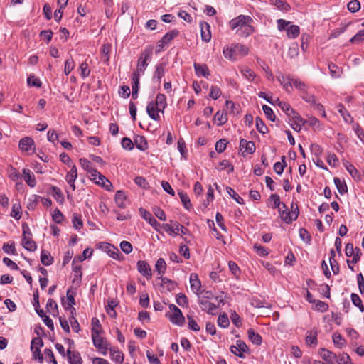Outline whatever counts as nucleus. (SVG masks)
Listing matches in <instances>:
<instances>
[{"label": "nucleus", "instance_id": "60", "mask_svg": "<svg viewBox=\"0 0 364 364\" xmlns=\"http://www.w3.org/2000/svg\"><path fill=\"white\" fill-rule=\"evenodd\" d=\"M227 193L231 196L237 203L244 204V200L240 197L236 191L231 187L226 188Z\"/></svg>", "mask_w": 364, "mask_h": 364}, {"label": "nucleus", "instance_id": "9", "mask_svg": "<svg viewBox=\"0 0 364 364\" xmlns=\"http://www.w3.org/2000/svg\"><path fill=\"white\" fill-rule=\"evenodd\" d=\"M43 343L41 338L36 337L31 341V350L33 353V356L37 359L39 363H42L43 357L41 351V348L43 346Z\"/></svg>", "mask_w": 364, "mask_h": 364}, {"label": "nucleus", "instance_id": "7", "mask_svg": "<svg viewBox=\"0 0 364 364\" xmlns=\"http://www.w3.org/2000/svg\"><path fill=\"white\" fill-rule=\"evenodd\" d=\"M162 228L171 236L178 235L180 232L183 235L188 232V230L177 221H175L173 225L168 223L162 224Z\"/></svg>", "mask_w": 364, "mask_h": 364}, {"label": "nucleus", "instance_id": "53", "mask_svg": "<svg viewBox=\"0 0 364 364\" xmlns=\"http://www.w3.org/2000/svg\"><path fill=\"white\" fill-rule=\"evenodd\" d=\"M336 360L338 364H353L349 355L346 353H339Z\"/></svg>", "mask_w": 364, "mask_h": 364}, {"label": "nucleus", "instance_id": "48", "mask_svg": "<svg viewBox=\"0 0 364 364\" xmlns=\"http://www.w3.org/2000/svg\"><path fill=\"white\" fill-rule=\"evenodd\" d=\"M11 216L16 220H19L21 218V206L19 203L13 204Z\"/></svg>", "mask_w": 364, "mask_h": 364}, {"label": "nucleus", "instance_id": "40", "mask_svg": "<svg viewBox=\"0 0 364 364\" xmlns=\"http://www.w3.org/2000/svg\"><path fill=\"white\" fill-rule=\"evenodd\" d=\"M41 262L43 265L48 266L53 264V257L48 251L43 250L41 254Z\"/></svg>", "mask_w": 364, "mask_h": 364}, {"label": "nucleus", "instance_id": "31", "mask_svg": "<svg viewBox=\"0 0 364 364\" xmlns=\"http://www.w3.org/2000/svg\"><path fill=\"white\" fill-rule=\"evenodd\" d=\"M190 284H191V289L194 292L198 294L200 289L201 284H200V281L199 280L198 277L196 274H191Z\"/></svg>", "mask_w": 364, "mask_h": 364}, {"label": "nucleus", "instance_id": "23", "mask_svg": "<svg viewBox=\"0 0 364 364\" xmlns=\"http://www.w3.org/2000/svg\"><path fill=\"white\" fill-rule=\"evenodd\" d=\"M319 355L326 363L333 361L337 358V355L335 353L324 348L320 349Z\"/></svg>", "mask_w": 364, "mask_h": 364}, {"label": "nucleus", "instance_id": "1", "mask_svg": "<svg viewBox=\"0 0 364 364\" xmlns=\"http://www.w3.org/2000/svg\"><path fill=\"white\" fill-rule=\"evenodd\" d=\"M253 19L250 16L240 14L229 21V27L235 30L236 34L242 38H247L252 34L255 29L252 25Z\"/></svg>", "mask_w": 364, "mask_h": 364}, {"label": "nucleus", "instance_id": "41", "mask_svg": "<svg viewBox=\"0 0 364 364\" xmlns=\"http://www.w3.org/2000/svg\"><path fill=\"white\" fill-rule=\"evenodd\" d=\"M289 86H294L296 89H298L301 93H306V90L307 89L306 85L304 82L300 81L298 79L291 78V82H289Z\"/></svg>", "mask_w": 364, "mask_h": 364}, {"label": "nucleus", "instance_id": "64", "mask_svg": "<svg viewBox=\"0 0 364 364\" xmlns=\"http://www.w3.org/2000/svg\"><path fill=\"white\" fill-rule=\"evenodd\" d=\"M351 43L359 44L364 41V29L359 31L350 40Z\"/></svg>", "mask_w": 364, "mask_h": 364}, {"label": "nucleus", "instance_id": "54", "mask_svg": "<svg viewBox=\"0 0 364 364\" xmlns=\"http://www.w3.org/2000/svg\"><path fill=\"white\" fill-rule=\"evenodd\" d=\"M270 206L272 208H279L283 203L280 201L279 196L277 194H272L269 197Z\"/></svg>", "mask_w": 364, "mask_h": 364}, {"label": "nucleus", "instance_id": "26", "mask_svg": "<svg viewBox=\"0 0 364 364\" xmlns=\"http://www.w3.org/2000/svg\"><path fill=\"white\" fill-rule=\"evenodd\" d=\"M317 336L318 331L316 328H312L310 331L307 332V335L306 336V343L307 345H314L317 344Z\"/></svg>", "mask_w": 364, "mask_h": 364}, {"label": "nucleus", "instance_id": "50", "mask_svg": "<svg viewBox=\"0 0 364 364\" xmlns=\"http://www.w3.org/2000/svg\"><path fill=\"white\" fill-rule=\"evenodd\" d=\"M328 69L331 75L335 78L339 77L342 73V69L333 63L328 64Z\"/></svg>", "mask_w": 364, "mask_h": 364}, {"label": "nucleus", "instance_id": "20", "mask_svg": "<svg viewBox=\"0 0 364 364\" xmlns=\"http://www.w3.org/2000/svg\"><path fill=\"white\" fill-rule=\"evenodd\" d=\"M23 247L30 251L34 252L37 249V245L34 240H32L31 236L22 237Z\"/></svg>", "mask_w": 364, "mask_h": 364}, {"label": "nucleus", "instance_id": "30", "mask_svg": "<svg viewBox=\"0 0 364 364\" xmlns=\"http://www.w3.org/2000/svg\"><path fill=\"white\" fill-rule=\"evenodd\" d=\"M223 55L225 56V58L231 60V61H236L237 59V55H236V53H235V48L233 46V44H232L231 46H227L226 48H225L223 49Z\"/></svg>", "mask_w": 364, "mask_h": 364}, {"label": "nucleus", "instance_id": "36", "mask_svg": "<svg viewBox=\"0 0 364 364\" xmlns=\"http://www.w3.org/2000/svg\"><path fill=\"white\" fill-rule=\"evenodd\" d=\"M333 344L339 349L343 348L346 346V340L338 333H334L332 336Z\"/></svg>", "mask_w": 364, "mask_h": 364}, {"label": "nucleus", "instance_id": "27", "mask_svg": "<svg viewBox=\"0 0 364 364\" xmlns=\"http://www.w3.org/2000/svg\"><path fill=\"white\" fill-rule=\"evenodd\" d=\"M155 269L158 274L157 278H161L166 271V264L163 258L157 259L155 264Z\"/></svg>", "mask_w": 364, "mask_h": 364}, {"label": "nucleus", "instance_id": "15", "mask_svg": "<svg viewBox=\"0 0 364 364\" xmlns=\"http://www.w3.org/2000/svg\"><path fill=\"white\" fill-rule=\"evenodd\" d=\"M19 148L23 151H29L35 149V143L32 138L26 136L21 139L19 141Z\"/></svg>", "mask_w": 364, "mask_h": 364}, {"label": "nucleus", "instance_id": "44", "mask_svg": "<svg viewBox=\"0 0 364 364\" xmlns=\"http://www.w3.org/2000/svg\"><path fill=\"white\" fill-rule=\"evenodd\" d=\"M52 193L54 198L56 200L58 203L60 204H63L65 201L64 196L61 191V190L56 186H52Z\"/></svg>", "mask_w": 364, "mask_h": 364}, {"label": "nucleus", "instance_id": "52", "mask_svg": "<svg viewBox=\"0 0 364 364\" xmlns=\"http://www.w3.org/2000/svg\"><path fill=\"white\" fill-rule=\"evenodd\" d=\"M46 309L50 314H53V316H55V314H58V304L53 299H49L48 300Z\"/></svg>", "mask_w": 364, "mask_h": 364}, {"label": "nucleus", "instance_id": "21", "mask_svg": "<svg viewBox=\"0 0 364 364\" xmlns=\"http://www.w3.org/2000/svg\"><path fill=\"white\" fill-rule=\"evenodd\" d=\"M200 28H201L202 40L205 43L209 42L211 39V33H210V25L206 22H203V23H200Z\"/></svg>", "mask_w": 364, "mask_h": 364}, {"label": "nucleus", "instance_id": "18", "mask_svg": "<svg viewBox=\"0 0 364 364\" xmlns=\"http://www.w3.org/2000/svg\"><path fill=\"white\" fill-rule=\"evenodd\" d=\"M115 203L120 208H124L127 204V196L123 191H117L115 197Z\"/></svg>", "mask_w": 364, "mask_h": 364}, {"label": "nucleus", "instance_id": "45", "mask_svg": "<svg viewBox=\"0 0 364 364\" xmlns=\"http://www.w3.org/2000/svg\"><path fill=\"white\" fill-rule=\"evenodd\" d=\"M334 183L338 191V192L343 195L348 191V188L346 183L341 181L339 178L335 177L333 178Z\"/></svg>", "mask_w": 364, "mask_h": 364}, {"label": "nucleus", "instance_id": "32", "mask_svg": "<svg viewBox=\"0 0 364 364\" xmlns=\"http://www.w3.org/2000/svg\"><path fill=\"white\" fill-rule=\"evenodd\" d=\"M240 71L242 76L250 82L254 81L256 77L255 72L248 67L241 66L240 67Z\"/></svg>", "mask_w": 364, "mask_h": 364}, {"label": "nucleus", "instance_id": "43", "mask_svg": "<svg viewBox=\"0 0 364 364\" xmlns=\"http://www.w3.org/2000/svg\"><path fill=\"white\" fill-rule=\"evenodd\" d=\"M40 198H41L40 196L32 195L28 199L27 208L30 210H34L40 201Z\"/></svg>", "mask_w": 364, "mask_h": 364}, {"label": "nucleus", "instance_id": "17", "mask_svg": "<svg viewBox=\"0 0 364 364\" xmlns=\"http://www.w3.org/2000/svg\"><path fill=\"white\" fill-rule=\"evenodd\" d=\"M193 67L196 75L198 77L203 76L204 77H208L210 75L208 68L205 64L201 65L198 63H194Z\"/></svg>", "mask_w": 364, "mask_h": 364}, {"label": "nucleus", "instance_id": "49", "mask_svg": "<svg viewBox=\"0 0 364 364\" xmlns=\"http://www.w3.org/2000/svg\"><path fill=\"white\" fill-rule=\"evenodd\" d=\"M235 50L236 55L245 56L248 54L249 49L247 46L242 44L236 43L233 44Z\"/></svg>", "mask_w": 364, "mask_h": 364}, {"label": "nucleus", "instance_id": "5", "mask_svg": "<svg viewBox=\"0 0 364 364\" xmlns=\"http://www.w3.org/2000/svg\"><path fill=\"white\" fill-rule=\"evenodd\" d=\"M101 333L102 332H99L97 330L91 331L92 339L95 347L97 348L102 355H106L109 343L105 338L101 336Z\"/></svg>", "mask_w": 364, "mask_h": 364}, {"label": "nucleus", "instance_id": "46", "mask_svg": "<svg viewBox=\"0 0 364 364\" xmlns=\"http://www.w3.org/2000/svg\"><path fill=\"white\" fill-rule=\"evenodd\" d=\"M179 34V31L176 29L171 30V31L166 33L163 37L162 40L167 45L169 44L171 41H173L175 38H176Z\"/></svg>", "mask_w": 364, "mask_h": 364}, {"label": "nucleus", "instance_id": "47", "mask_svg": "<svg viewBox=\"0 0 364 364\" xmlns=\"http://www.w3.org/2000/svg\"><path fill=\"white\" fill-rule=\"evenodd\" d=\"M281 159H282V162H276L274 164V167H273L274 168V171L278 175H281L283 173L284 168L287 166L286 156H282Z\"/></svg>", "mask_w": 364, "mask_h": 364}, {"label": "nucleus", "instance_id": "14", "mask_svg": "<svg viewBox=\"0 0 364 364\" xmlns=\"http://www.w3.org/2000/svg\"><path fill=\"white\" fill-rule=\"evenodd\" d=\"M166 63L164 62L158 63L155 65V70L153 75V80L156 82H160L161 78L165 74Z\"/></svg>", "mask_w": 364, "mask_h": 364}, {"label": "nucleus", "instance_id": "33", "mask_svg": "<svg viewBox=\"0 0 364 364\" xmlns=\"http://www.w3.org/2000/svg\"><path fill=\"white\" fill-rule=\"evenodd\" d=\"M213 120L218 126H222L228 121V116L225 111H218L213 117Z\"/></svg>", "mask_w": 364, "mask_h": 364}, {"label": "nucleus", "instance_id": "3", "mask_svg": "<svg viewBox=\"0 0 364 364\" xmlns=\"http://www.w3.org/2000/svg\"><path fill=\"white\" fill-rule=\"evenodd\" d=\"M277 23L278 30L279 31H286L287 36L289 38L294 39L299 36L300 28L297 25H291V21L278 19Z\"/></svg>", "mask_w": 364, "mask_h": 364}, {"label": "nucleus", "instance_id": "8", "mask_svg": "<svg viewBox=\"0 0 364 364\" xmlns=\"http://www.w3.org/2000/svg\"><path fill=\"white\" fill-rule=\"evenodd\" d=\"M230 350L235 355L245 358V353H249V347L242 340H237L235 345H232L230 347Z\"/></svg>", "mask_w": 364, "mask_h": 364}, {"label": "nucleus", "instance_id": "24", "mask_svg": "<svg viewBox=\"0 0 364 364\" xmlns=\"http://www.w3.org/2000/svg\"><path fill=\"white\" fill-rule=\"evenodd\" d=\"M275 102H277V105L289 117H291L293 114H295L296 112L291 107L289 104L280 101L278 98L275 100Z\"/></svg>", "mask_w": 364, "mask_h": 364}, {"label": "nucleus", "instance_id": "28", "mask_svg": "<svg viewBox=\"0 0 364 364\" xmlns=\"http://www.w3.org/2000/svg\"><path fill=\"white\" fill-rule=\"evenodd\" d=\"M110 358L117 364H122L124 361V355L122 351L116 348H110Z\"/></svg>", "mask_w": 364, "mask_h": 364}, {"label": "nucleus", "instance_id": "35", "mask_svg": "<svg viewBox=\"0 0 364 364\" xmlns=\"http://www.w3.org/2000/svg\"><path fill=\"white\" fill-rule=\"evenodd\" d=\"M153 54V48L152 46H148L145 48L138 59V60H141L144 62H149L151 59Z\"/></svg>", "mask_w": 364, "mask_h": 364}, {"label": "nucleus", "instance_id": "37", "mask_svg": "<svg viewBox=\"0 0 364 364\" xmlns=\"http://www.w3.org/2000/svg\"><path fill=\"white\" fill-rule=\"evenodd\" d=\"M349 174L355 180L360 179V175L357 168L351 164L346 161L343 164Z\"/></svg>", "mask_w": 364, "mask_h": 364}, {"label": "nucleus", "instance_id": "12", "mask_svg": "<svg viewBox=\"0 0 364 364\" xmlns=\"http://www.w3.org/2000/svg\"><path fill=\"white\" fill-rule=\"evenodd\" d=\"M139 210L142 218L147 221L156 231L159 232L160 228H162V225L158 223L151 213L143 208H140Z\"/></svg>", "mask_w": 364, "mask_h": 364}, {"label": "nucleus", "instance_id": "39", "mask_svg": "<svg viewBox=\"0 0 364 364\" xmlns=\"http://www.w3.org/2000/svg\"><path fill=\"white\" fill-rule=\"evenodd\" d=\"M199 304L203 306V309L206 310L210 314H214V311L217 309V306L207 300H200Z\"/></svg>", "mask_w": 364, "mask_h": 364}, {"label": "nucleus", "instance_id": "38", "mask_svg": "<svg viewBox=\"0 0 364 364\" xmlns=\"http://www.w3.org/2000/svg\"><path fill=\"white\" fill-rule=\"evenodd\" d=\"M134 144L139 150L145 151L148 149L147 141L143 136H137L134 139Z\"/></svg>", "mask_w": 364, "mask_h": 364}, {"label": "nucleus", "instance_id": "6", "mask_svg": "<svg viewBox=\"0 0 364 364\" xmlns=\"http://www.w3.org/2000/svg\"><path fill=\"white\" fill-rule=\"evenodd\" d=\"M90 178L95 181L96 184L103 187L107 191H111L112 187V183L97 170L90 171Z\"/></svg>", "mask_w": 364, "mask_h": 364}, {"label": "nucleus", "instance_id": "34", "mask_svg": "<svg viewBox=\"0 0 364 364\" xmlns=\"http://www.w3.org/2000/svg\"><path fill=\"white\" fill-rule=\"evenodd\" d=\"M247 335H248L249 339L251 341V342L253 344L259 346L262 343V336L259 333H255L252 328L248 329Z\"/></svg>", "mask_w": 364, "mask_h": 364}, {"label": "nucleus", "instance_id": "58", "mask_svg": "<svg viewBox=\"0 0 364 364\" xmlns=\"http://www.w3.org/2000/svg\"><path fill=\"white\" fill-rule=\"evenodd\" d=\"M79 69L80 70V75L82 78L85 79L90 75L91 70L86 62L82 63L79 66Z\"/></svg>", "mask_w": 364, "mask_h": 364}, {"label": "nucleus", "instance_id": "11", "mask_svg": "<svg viewBox=\"0 0 364 364\" xmlns=\"http://www.w3.org/2000/svg\"><path fill=\"white\" fill-rule=\"evenodd\" d=\"M278 212L281 219L287 224H289L297 219L296 213L294 211L293 213H290L287 206L284 203L278 208Z\"/></svg>", "mask_w": 364, "mask_h": 364}, {"label": "nucleus", "instance_id": "29", "mask_svg": "<svg viewBox=\"0 0 364 364\" xmlns=\"http://www.w3.org/2000/svg\"><path fill=\"white\" fill-rule=\"evenodd\" d=\"M240 147L248 154H253L255 151V143L253 141H247L244 139H240Z\"/></svg>", "mask_w": 364, "mask_h": 364}, {"label": "nucleus", "instance_id": "19", "mask_svg": "<svg viewBox=\"0 0 364 364\" xmlns=\"http://www.w3.org/2000/svg\"><path fill=\"white\" fill-rule=\"evenodd\" d=\"M105 251L107 252V254L113 259L120 260L122 255L119 252V250L115 247L114 246L109 244V243H105L104 244Z\"/></svg>", "mask_w": 364, "mask_h": 364}, {"label": "nucleus", "instance_id": "10", "mask_svg": "<svg viewBox=\"0 0 364 364\" xmlns=\"http://www.w3.org/2000/svg\"><path fill=\"white\" fill-rule=\"evenodd\" d=\"M158 280H160L159 285L161 293L173 291L177 287L176 282L168 278L161 277V278H156V281Z\"/></svg>", "mask_w": 364, "mask_h": 364}, {"label": "nucleus", "instance_id": "2", "mask_svg": "<svg viewBox=\"0 0 364 364\" xmlns=\"http://www.w3.org/2000/svg\"><path fill=\"white\" fill-rule=\"evenodd\" d=\"M166 107L167 102L165 95L159 93L156 95L155 100L148 103L146 112L151 119L158 121L160 119L159 112L164 113Z\"/></svg>", "mask_w": 364, "mask_h": 364}, {"label": "nucleus", "instance_id": "62", "mask_svg": "<svg viewBox=\"0 0 364 364\" xmlns=\"http://www.w3.org/2000/svg\"><path fill=\"white\" fill-rule=\"evenodd\" d=\"M117 306V302L114 300H109L107 302V305L106 307L107 313L111 317H115L117 316V313L114 310V308Z\"/></svg>", "mask_w": 364, "mask_h": 364}, {"label": "nucleus", "instance_id": "42", "mask_svg": "<svg viewBox=\"0 0 364 364\" xmlns=\"http://www.w3.org/2000/svg\"><path fill=\"white\" fill-rule=\"evenodd\" d=\"M70 170L68 172L65 176L67 182H73L77 178V170L75 165H69Z\"/></svg>", "mask_w": 364, "mask_h": 364}, {"label": "nucleus", "instance_id": "25", "mask_svg": "<svg viewBox=\"0 0 364 364\" xmlns=\"http://www.w3.org/2000/svg\"><path fill=\"white\" fill-rule=\"evenodd\" d=\"M68 358L70 364H82L80 354L76 351H71L70 349L67 351Z\"/></svg>", "mask_w": 364, "mask_h": 364}, {"label": "nucleus", "instance_id": "56", "mask_svg": "<svg viewBox=\"0 0 364 364\" xmlns=\"http://www.w3.org/2000/svg\"><path fill=\"white\" fill-rule=\"evenodd\" d=\"M75 63L72 57L68 58L65 62L64 73L68 75L75 68Z\"/></svg>", "mask_w": 364, "mask_h": 364}, {"label": "nucleus", "instance_id": "22", "mask_svg": "<svg viewBox=\"0 0 364 364\" xmlns=\"http://www.w3.org/2000/svg\"><path fill=\"white\" fill-rule=\"evenodd\" d=\"M23 174L26 183L31 188L35 187L36 185V181L31 171L28 168H24L23 170Z\"/></svg>", "mask_w": 364, "mask_h": 364}, {"label": "nucleus", "instance_id": "63", "mask_svg": "<svg viewBox=\"0 0 364 364\" xmlns=\"http://www.w3.org/2000/svg\"><path fill=\"white\" fill-rule=\"evenodd\" d=\"M218 324L221 328H227L230 325V321L226 314H220L218 318Z\"/></svg>", "mask_w": 364, "mask_h": 364}, {"label": "nucleus", "instance_id": "16", "mask_svg": "<svg viewBox=\"0 0 364 364\" xmlns=\"http://www.w3.org/2000/svg\"><path fill=\"white\" fill-rule=\"evenodd\" d=\"M291 117L292 118V123L291 124V128L296 132H300L302 127L306 124V120L296 112Z\"/></svg>", "mask_w": 364, "mask_h": 364}, {"label": "nucleus", "instance_id": "57", "mask_svg": "<svg viewBox=\"0 0 364 364\" xmlns=\"http://www.w3.org/2000/svg\"><path fill=\"white\" fill-rule=\"evenodd\" d=\"M178 196L185 208L190 210L192 208V204L191 203L190 198L187 193L181 191L178 192Z\"/></svg>", "mask_w": 364, "mask_h": 364}, {"label": "nucleus", "instance_id": "13", "mask_svg": "<svg viewBox=\"0 0 364 364\" xmlns=\"http://www.w3.org/2000/svg\"><path fill=\"white\" fill-rule=\"evenodd\" d=\"M137 270L147 279H150L152 277L151 267L145 260H139L137 262Z\"/></svg>", "mask_w": 364, "mask_h": 364}, {"label": "nucleus", "instance_id": "51", "mask_svg": "<svg viewBox=\"0 0 364 364\" xmlns=\"http://www.w3.org/2000/svg\"><path fill=\"white\" fill-rule=\"evenodd\" d=\"M337 108H338V112L341 114V116L343 117L345 122H346L348 123L352 122L353 119L350 117V115L349 114V113L347 112V110L346 109L344 105H343L342 104H339L337 106Z\"/></svg>", "mask_w": 364, "mask_h": 364}, {"label": "nucleus", "instance_id": "61", "mask_svg": "<svg viewBox=\"0 0 364 364\" xmlns=\"http://www.w3.org/2000/svg\"><path fill=\"white\" fill-rule=\"evenodd\" d=\"M176 301L181 307H187L188 305V298L183 293H179V294H176Z\"/></svg>", "mask_w": 364, "mask_h": 364}, {"label": "nucleus", "instance_id": "55", "mask_svg": "<svg viewBox=\"0 0 364 364\" xmlns=\"http://www.w3.org/2000/svg\"><path fill=\"white\" fill-rule=\"evenodd\" d=\"M149 62H144L141 60H137V68L136 70L133 73V74L138 75L141 76L144 75Z\"/></svg>", "mask_w": 364, "mask_h": 364}, {"label": "nucleus", "instance_id": "4", "mask_svg": "<svg viewBox=\"0 0 364 364\" xmlns=\"http://www.w3.org/2000/svg\"><path fill=\"white\" fill-rule=\"evenodd\" d=\"M168 307L171 312L166 313V317L173 324L183 326L186 320L181 309L173 304H169Z\"/></svg>", "mask_w": 364, "mask_h": 364}, {"label": "nucleus", "instance_id": "59", "mask_svg": "<svg viewBox=\"0 0 364 364\" xmlns=\"http://www.w3.org/2000/svg\"><path fill=\"white\" fill-rule=\"evenodd\" d=\"M350 297H351V301H352L353 305L358 307L361 312H363L364 311V306L363 305V303H362V301H361V299L360 298V296L355 293H352L350 295Z\"/></svg>", "mask_w": 364, "mask_h": 364}]
</instances>
